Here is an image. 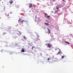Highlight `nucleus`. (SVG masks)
<instances>
[{
	"label": "nucleus",
	"mask_w": 73,
	"mask_h": 73,
	"mask_svg": "<svg viewBox=\"0 0 73 73\" xmlns=\"http://www.w3.org/2000/svg\"><path fill=\"white\" fill-rule=\"evenodd\" d=\"M21 34H22V33H21L20 31H18L17 33V35H18L19 36H20V35H21Z\"/></svg>",
	"instance_id": "obj_1"
},
{
	"label": "nucleus",
	"mask_w": 73,
	"mask_h": 73,
	"mask_svg": "<svg viewBox=\"0 0 73 73\" xmlns=\"http://www.w3.org/2000/svg\"><path fill=\"white\" fill-rule=\"evenodd\" d=\"M9 3L11 5H12V3H13V1H9Z\"/></svg>",
	"instance_id": "obj_2"
},
{
	"label": "nucleus",
	"mask_w": 73,
	"mask_h": 73,
	"mask_svg": "<svg viewBox=\"0 0 73 73\" xmlns=\"http://www.w3.org/2000/svg\"><path fill=\"white\" fill-rule=\"evenodd\" d=\"M48 48H50L52 47V44H50V43H48Z\"/></svg>",
	"instance_id": "obj_3"
},
{
	"label": "nucleus",
	"mask_w": 73,
	"mask_h": 73,
	"mask_svg": "<svg viewBox=\"0 0 73 73\" xmlns=\"http://www.w3.org/2000/svg\"><path fill=\"white\" fill-rule=\"evenodd\" d=\"M60 53L62 54V53L61 52V51L60 50V52H59L58 53L56 54H57V55H58V54H60Z\"/></svg>",
	"instance_id": "obj_4"
},
{
	"label": "nucleus",
	"mask_w": 73,
	"mask_h": 73,
	"mask_svg": "<svg viewBox=\"0 0 73 73\" xmlns=\"http://www.w3.org/2000/svg\"><path fill=\"white\" fill-rule=\"evenodd\" d=\"M33 7V6L32 5V4H29V8H32V7Z\"/></svg>",
	"instance_id": "obj_5"
},
{
	"label": "nucleus",
	"mask_w": 73,
	"mask_h": 73,
	"mask_svg": "<svg viewBox=\"0 0 73 73\" xmlns=\"http://www.w3.org/2000/svg\"><path fill=\"white\" fill-rule=\"evenodd\" d=\"M48 16V15L47 14V15H45V17H47V18H49L50 17V16Z\"/></svg>",
	"instance_id": "obj_6"
},
{
	"label": "nucleus",
	"mask_w": 73,
	"mask_h": 73,
	"mask_svg": "<svg viewBox=\"0 0 73 73\" xmlns=\"http://www.w3.org/2000/svg\"><path fill=\"white\" fill-rule=\"evenodd\" d=\"M26 21H25L24 20H22V21H20V22L21 23H23L24 22H26Z\"/></svg>",
	"instance_id": "obj_7"
},
{
	"label": "nucleus",
	"mask_w": 73,
	"mask_h": 73,
	"mask_svg": "<svg viewBox=\"0 0 73 73\" xmlns=\"http://www.w3.org/2000/svg\"><path fill=\"white\" fill-rule=\"evenodd\" d=\"M65 42H66V44H70V43H69V42L66 41H65Z\"/></svg>",
	"instance_id": "obj_8"
},
{
	"label": "nucleus",
	"mask_w": 73,
	"mask_h": 73,
	"mask_svg": "<svg viewBox=\"0 0 73 73\" xmlns=\"http://www.w3.org/2000/svg\"><path fill=\"white\" fill-rule=\"evenodd\" d=\"M48 30V32H49V33L50 34V30L48 28L47 29Z\"/></svg>",
	"instance_id": "obj_9"
},
{
	"label": "nucleus",
	"mask_w": 73,
	"mask_h": 73,
	"mask_svg": "<svg viewBox=\"0 0 73 73\" xmlns=\"http://www.w3.org/2000/svg\"><path fill=\"white\" fill-rule=\"evenodd\" d=\"M3 35H6L7 33H5V32L3 33Z\"/></svg>",
	"instance_id": "obj_10"
},
{
	"label": "nucleus",
	"mask_w": 73,
	"mask_h": 73,
	"mask_svg": "<svg viewBox=\"0 0 73 73\" xmlns=\"http://www.w3.org/2000/svg\"><path fill=\"white\" fill-rule=\"evenodd\" d=\"M21 51L23 52H24V49H23L21 50Z\"/></svg>",
	"instance_id": "obj_11"
},
{
	"label": "nucleus",
	"mask_w": 73,
	"mask_h": 73,
	"mask_svg": "<svg viewBox=\"0 0 73 73\" xmlns=\"http://www.w3.org/2000/svg\"><path fill=\"white\" fill-rule=\"evenodd\" d=\"M9 54H13V52H10Z\"/></svg>",
	"instance_id": "obj_12"
},
{
	"label": "nucleus",
	"mask_w": 73,
	"mask_h": 73,
	"mask_svg": "<svg viewBox=\"0 0 73 73\" xmlns=\"http://www.w3.org/2000/svg\"><path fill=\"white\" fill-rule=\"evenodd\" d=\"M10 19L9 18H8L7 19V21H10Z\"/></svg>",
	"instance_id": "obj_13"
},
{
	"label": "nucleus",
	"mask_w": 73,
	"mask_h": 73,
	"mask_svg": "<svg viewBox=\"0 0 73 73\" xmlns=\"http://www.w3.org/2000/svg\"><path fill=\"white\" fill-rule=\"evenodd\" d=\"M64 57H65V56H62V58H64Z\"/></svg>",
	"instance_id": "obj_14"
},
{
	"label": "nucleus",
	"mask_w": 73,
	"mask_h": 73,
	"mask_svg": "<svg viewBox=\"0 0 73 73\" xmlns=\"http://www.w3.org/2000/svg\"><path fill=\"white\" fill-rule=\"evenodd\" d=\"M33 7H34V8H36V6L35 5H33Z\"/></svg>",
	"instance_id": "obj_15"
},
{
	"label": "nucleus",
	"mask_w": 73,
	"mask_h": 73,
	"mask_svg": "<svg viewBox=\"0 0 73 73\" xmlns=\"http://www.w3.org/2000/svg\"><path fill=\"white\" fill-rule=\"evenodd\" d=\"M45 24H46V25H49V24L48 23H45Z\"/></svg>",
	"instance_id": "obj_16"
},
{
	"label": "nucleus",
	"mask_w": 73,
	"mask_h": 73,
	"mask_svg": "<svg viewBox=\"0 0 73 73\" xmlns=\"http://www.w3.org/2000/svg\"><path fill=\"white\" fill-rule=\"evenodd\" d=\"M23 38H24V39H25V40H26V39H27V38H25V36H23Z\"/></svg>",
	"instance_id": "obj_17"
},
{
	"label": "nucleus",
	"mask_w": 73,
	"mask_h": 73,
	"mask_svg": "<svg viewBox=\"0 0 73 73\" xmlns=\"http://www.w3.org/2000/svg\"><path fill=\"white\" fill-rule=\"evenodd\" d=\"M34 48V46H33L32 47V50H33Z\"/></svg>",
	"instance_id": "obj_18"
},
{
	"label": "nucleus",
	"mask_w": 73,
	"mask_h": 73,
	"mask_svg": "<svg viewBox=\"0 0 73 73\" xmlns=\"http://www.w3.org/2000/svg\"><path fill=\"white\" fill-rule=\"evenodd\" d=\"M49 60H50V58H48V61H49Z\"/></svg>",
	"instance_id": "obj_19"
},
{
	"label": "nucleus",
	"mask_w": 73,
	"mask_h": 73,
	"mask_svg": "<svg viewBox=\"0 0 73 73\" xmlns=\"http://www.w3.org/2000/svg\"><path fill=\"white\" fill-rule=\"evenodd\" d=\"M44 15H45V16H46V15H47L46 13H44Z\"/></svg>",
	"instance_id": "obj_20"
},
{
	"label": "nucleus",
	"mask_w": 73,
	"mask_h": 73,
	"mask_svg": "<svg viewBox=\"0 0 73 73\" xmlns=\"http://www.w3.org/2000/svg\"><path fill=\"white\" fill-rule=\"evenodd\" d=\"M38 19L39 21H41V20H40V19H39V18H38Z\"/></svg>",
	"instance_id": "obj_21"
},
{
	"label": "nucleus",
	"mask_w": 73,
	"mask_h": 73,
	"mask_svg": "<svg viewBox=\"0 0 73 73\" xmlns=\"http://www.w3.org/2000/svg\"><path fill=\"white\" fill-rule=\"evenodd\" d=\"M1 52H3V50H1Z\"/></svg>",
	"instance_id": "obj_22"
},
{
	"label": "nucleus",
	"mask_w": 73,
	"mask_h": 73,
	"mask_svg": "<svg viewBox=\"0 0 73 73\" xmlns=\"http://www.w3.org/2000/svg\"><path fill=\"white\" fill-rule=\"evenodd\" d=\"M56 9H58V7H57Z\"/></svg>",
	"instance_id": "obj_23"
},
{
	"label": "nucleus",
	"mask_w": 73,
	"mask_h": 73,
	"mask_svg": "<svg viewBox=\"0 0 73 73\" xmlns=\"http://www.w3.org/2000/svg\"><path fill=\"white\" fill-rule=\"evenodd\" d=\"M36 17H37V15H36L35 16V18H36Z\"/></svg>",
	"instance_id": "obj_24"
},
{
	"label": "nucleus",
	"mask_w": 73,
	"mask_h": 73,
	"mask_svg": "<svg viewBox=\"0 0 73 73\" xmlns=\"http://www.w3.org/2000/svg\"><path fill=\"white\" fill-rule=\"evenodd\" d=\"M62 1H65L64 0H62Z\"/></svg>",
	"instance_id": "obj_25"
},
{
	"label": "nucleus",
	"mask_w": 73,
	"mask_h": 73,
	"mask_svg": "<svg viewBox=\"0 0 73 73\" xmlns=\"http://www.w3.org/2000/svg\"><path fill=\"white\" fill-rule=\"evenodd\" d=\"M29 11L30 12H31V11Z\"/></svg>",
	"instance_id": "obj_26"
},
{
	"label": "nucleus",
	"mask_w": 73,
	"mask_h": 73,
	"mask_svg": "<svg viewBox=\"0 0 73 73\" xmlns=\"http://www.w3.org/2000/svg\"><path fill=\"white\" fill-rule=\"evenodd\" d=\"M0 47H2V46H0Z\"/></svg>",
	"instance_id": "obj_27"
},
{
	"label": "nucleus",
	"mask_w": 73,
	"mask_h": 73,
	"mask_svg": "<svg viewBox=\"0 0 73 73\" xmlns=\"http://www.w3.org/2000/svg\"><path fill=\"white\" fill-rule=\"evenodd\" d=\"M2 3H3V2H2Z\"/></svg>",
	"instance_id": "obj_28"
}]
</instances>
